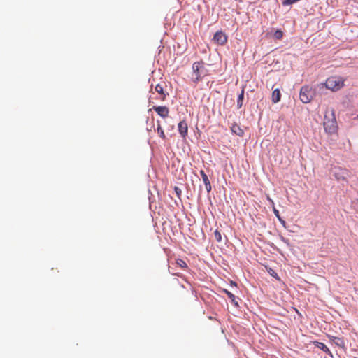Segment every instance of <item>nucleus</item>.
Segmentation results:
<instances>
[{
	"label": "nucleus",
	"instance_id": "f257e3e1",
	"mask_svg": "<svg viewBox=\"0 0 358 358\" xmlns=\"http://www.w3.org/2000/svg\"><path fill=\"white\" fill-rule=\"evenodd\" d=\"M323 124L327 133L329 134L336 133L338 124L335 117V111L333 108L328 109L325 112Z\"/></svg>",
	"mask_w": 358,
	"mask_h": 358
},
{
	"label": "nucleus",
	"instance_id": "f03ea898",
	"mask_svg": "<svg viewBox=\"0 0 358 358\" xmlns=\"http://www.w3.org/2000/svg\"><path fill=\"white\" fill-rule=\"evenodd\" d=\"M325 87L331 91H338L344 85V80L339 76H331L326 80Z\"/></svg>",
	"mask_w": 358,
	"mask_h": 358
},
{
	"label": "nucleus",
	"instance_id": "7ed1b4c3",
	"mask_svg": "<svg viewBox=\"0 0 358 358\" xmlns=\"http://www.w3.org/2000/svg\"><path fill=\"white\" fill-rule=\"evenodd\" d=\"M299 99L304 103L310 102L313 99V92L311 88H310L308 86L302 87L300 90Z\"/></svg>",
	"mask_w": 358,
	"mask_h": 358
},
{
	"label": "nucleus",
	"instance_id": "20e7f679",
	"mask_svg": "<svg viewBox=\"0 0 358 358\" xmlns=\"http://www.w3.org/2000/svg\"><path fill=\"white\" fill-rule=\"evenodd\" d=\"M213 41L218 45H224L227 42V35L222 31H217L213 36Z\"/></svg>",
	"mask_w": 358,
	"mask_h": 358
},
{
	"label": "nucleus",
	"instance_id": "39448f33",
	"mask_svg": "<svg viewBox=\"0 0 358 358\" xmlns=\"http://www.w3.org/2000/svg\"><path fill=\"white\" fill-rule=\"evenodd\" d=\"M178 129L180 136L185 138L188 133V125L185 120L180 121L178 123Z\"/></svg>",
	"mask_w": 358,
	"mask_h": 358
},
{
	"label": "nucleus",
	"instance_id": "423d86ee",
	"mask_svg": "<svg viewBox=\"0 0 358 358\" xmlns=\"http://www.w3.org/2000/svg\"><path fill=\"white\" fill-rule=\"evenodd\" d=\"M153 110L162 117L169 116V109L166 106H153Z\"/></svg>",
	"mask_w": 358,
	"mask_h": 358
},
{
	"label": "nucleus",
	"instance_id": "0eeeda50",
	"mask_svg": "<svg viewBox=\"0 0 358 358\" xmlns=\"http://www.w3.org/2000/svg\"><path fill=\"white\" fill-rule=\"evenodd\" d=\"M328 338L337 346L344 348L345 343L343 338L336 337L331 335H328Z\"/></svg>",
	"mask_w": 358,
	"mask_h": 358
},
{
	"label": "nucleus",
	"instance_id": "6e6552de",
	"mask_svg": "<svg viewBox=\"0 0 358 358\" xmlns=\"http://www.w3.org/2000/svg\"><path fill=\"white\" fill-rule=\"evenodd\" d=\"M200 174L202 178L203 182L205 184L206 189L208 192H210L211 191L212 187L210 182V180L207 176V175L205 173L204 171L201 170Z\"/></svg>",
	"mask_w": 358,
	"mask_h": 358
},
{
	"label": "nucleus",
	"instance_id": "1a4fd4ad",
	"mask_svg": "<svg viewBox=\"0 0 358 358\" xmlns=\"http://www.w3.org/2000/svg\"><path fill=\"white\" fill-rule=\"evenodd\" d=\"M199 69H192L189 75L190 78L195 83H197L201 78V73H200Z\"/></svg>",
	"mask_w": 358,
	"mask_h": 358
},
{
	"label": "nucleus",
	"instance_id": "9d476101",
	"mask_svg": "<svg viewBox=\"0 0 358 358\" xmlns=\"http://www.w3.org/2000/svg\"><path fill=\"white\" fill-rule=\"evenodd\" d=\"M231 130L232 133L235 134L236 135H237L238 136H243V134H244L243 130L237 124H232V126L231 127Z\"/></svg>",
	"mask_w": 358,
	"mask_h": 358
},
{
	"label": "nucleus",
	"instance_id": "9b49d317",
	"mask_svg": "<svg viewBox=\"0 0 358 358\" xmlns=\"http://www.w3.org/2000/svg\"><path fill=\"white\" fill-rule=\"evenodd\" d=\"M281 94L278 89H275L272 93V102L276 103L280 101Z\"/></svg>",
	"mask_w": 358,
	"mask_h": 358
},
{
	"label": "nucleus",
	"instance_id": "f8f14e48",
	"mask_svg": "<svg viewBox=\"0 0 358 358\" xmlns=\"http://www.w3.org/2000/svg\"><path fill=\"white\" fill-rule=\"evenodd\" d=\"M314 344L316 347H317L318 348H320V350H322V351L327 352V353H329L330 355H331L329 349L325 345V344H324L322 342H319V341H315L314 342Z\"/></svg>",
	"mask_w": 358,
	"mask_h": 358
},
{
	"label": "nucleus",
	"instance_id": "ddd939ff",
	"mask_svg": "<svg viewBox=\"0 0 358 358\" xmlns=\"http://www.w3.org/2000/svg\"><path fill=\"white\" fill-rule=\"evenodd\" d=\"M155 91L161 95V99L164 101L166 96V94L164 92L163 87L160 84H157L155 87Z\"/></svg>",
	"mask_w": 358,
	"mask_h": 358
},
{
	"label": "nucleus",
	"instance_id": "4468645a",
	"mask_svg": "<svg viewBox=\"0 0 358 358\" xmlns=\"http://www.w3.org/2000/svg\"><path fill=\"white\" fill-rule=\"evenodd\" d=\"M243 99H244V88L242 89L240 94L238 96V99H237V107H238V108H241L242 107L243 102Z\"/></svg>",
	"mask_w": 358,
	"mask_h": 358
},
{
	"label": "nucleus",
	"instance_id": "2eb2a0df",
	"mask_svg": "<svg viewBox=\"0 0 358 358\" xmlns=\"http://www.w3.org/2000/svg\"><path fill=\"white\" fill-rule=\"evenodd\" d=\"M157 134H159V136L162 138L165 139L166 138V136H165V134L164 132L163 129L162 128L160 122L159 121H157Z\"/></svg>",
	"mask_w": 358,
	"mask_h": 358
},
{
	"label": "nucleus",
	"instance_id": "dca6fc26",
	"mask_svg": "<svg viewBox=\"0 0 358 358\" xmlns=\"http://www.w3.org/2000/svg\"><path fill=\"white\" fill-rule=\"evenodd\" d=\"M224 292L227 294L228 297L231 299V302L236 306H238V301L236 299V296L227 290H224Z\"/></svg>",
	"mask_w": 358,
	"mask_h": 358
},
{
	"label": "nucleus",
	"instance_id": "f3484780",
	"mask_svg": "<svg viewBox=\"0 0 358 358\" xmlns=\"http://www.w3.org/2000/svg\"><path fill=\"white\" fill-rule=\"evenodd\" d=\"M273 36H274L275 38H276L278 40H280L283 36V32L281 30L278 29V30L275 31V33L273 34Z\"/></svg>",
	"mask_w": 358,
	"mask_h": 358
},
{
	"label": "nucleus",
	"instance_id": "a211bd4d",
	"mask_svg": "<svg viewBox=\"0 0 358 358\" xmlns=\"http://www.w3.org/2000/svg\"><path fill=\"white\" fill-rule=\"evenodd\" d=\"M273 211L275 214V215L278 217V219L280 220V222L282 223V224H285V222L281 219V217H280V213H279V211L275 208V206H273Z\"/></svg>",
	"mask_w": 358,
	"mask_h": 358
},
{
	"label": "nucleus",
	"instance_id": "6ab92c4d",
	"mask_svg": "<svg viewBox=\"0 0 358 358\" xmlns=\"http://www.w3.org/2000/svg\"><path fill=\"white\" fill-rule=\"evenodd\" d=\"M176 264L182 268H185L187 267V264H186V262L181 259H177Z\"/></svg>",
	"mask_w": 358,
	"mask_h": 358
},
{
	"label": "nucleus",
	"instance_id": "aec40b11",
	"mask_svg": "<svg viewBox=\"0 0 358 358\" xmlns=\"http://www.w3.org/2000/svg\"><path fill=\"white\" fill-rule=\"evenodd\" d=\"M214 237L217 242L222 241L221 233L217 229L214 231Z\"/></svg>",
	"mask_w": 358,
	"mask_h": 358
},
{
	"label": "nucleus",
	"instance_id": "412c9836",
	"mask_svg": "<svg viewBox=\"0 0 358 358\" xmlns=\"http://www.w3.org/2000/svg\"><path fill=\"white\" fill-rule=\"evenodd\" d=\"M268 271L271 275H272L275 278L279 279L278 277V274L273 269L269 268V270Z\"/></svg>",
	"mask_w": 358,
	"mask_h": 358
},
{
	"label": "nucleus",
	"instance_id": "4be33fe9",
	"mask_svg": "<svg viewBox=\"0 0 358 358\" xmlns=\"http://www.w3.org/2000/svg\"><path fill=\"white\" fill-rule=\"evenodd\" d=\"M266 199L270 202V203L272 206V207L273 206H275L274 201L270 198V196L268 195L266 196Z\"/></svg>",
	"mask_w": 358,
	"mask_h": 358
},
{
	"label": "nucleus",
	"instance_id": "5701e85b",
	"mask_svg": "<svg viewBox=\"0 0 358 358\" xmlns=\"http://www.w3.org/2000/svg\"><path fill=\"white\" fill-rule=\"evenodd\" d=\"M175 190L178 195H179L181 193V190L177 187H175Z\"/></svg>",
	"mask_w": 358,
	"mask_h": 358
},
{
	"label": "nucleus",
	"instance_id": "b1692460",
	"mask_svg": "<svg viewBox=\"0 0 358 358\" xmlns=\"http://www.w3.org/2000/svg\"><path fill=\"white\" fill-rule=\"evenodd\" d=\"M357 117H358V115H357Z\"/></svg>",
	"mask_w": 358,
	"mask_h": 358
}]
</instances>
